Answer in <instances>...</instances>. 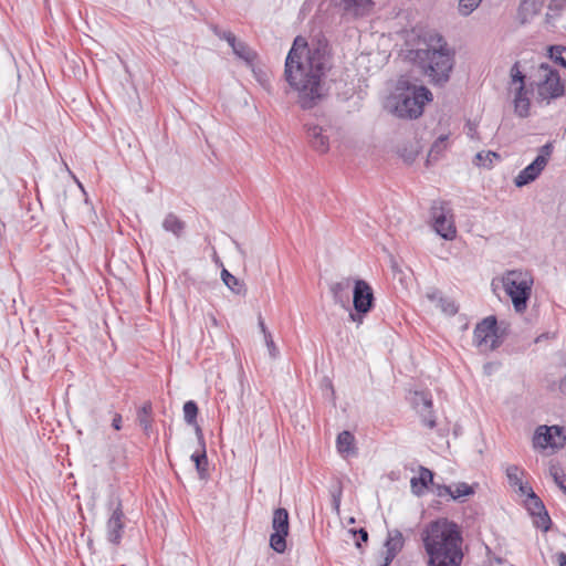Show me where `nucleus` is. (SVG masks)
I'll use <instances>...</instances> for the list:
<instances>
[{"label": "nucleus", "instance_id": "1", "mask_svg": "<svg viewBox=\"0 0 566 566\" xmlns=\"http://www.w3.org/2000/svg\"><path fill=\"white\" fill-rule=\"evenodd\" d=\"M332 52L327 39L316 34L310 40L294 39L285 59L284 78L297 93V104L312 109L324 97V78L332 69Z\"/></svg>", "mask_w": 566, "mask_h": 566}, {"label": "nucleus", "instance_id": "2", "mask_svg": "<svg viewBox=\"0 0 566 566\" xmlns=\"http://www.w3.org/2000/svg\"><path fill=\"white\" fill-rule=\"evenodd\" d=\"M428 554V566H460L463 559L462 534L459 526L447 518L431 522L422 533Z\"/></svg>", "mask_w": 566, "mask_h": 566}, {"label": "nucleus", "instance_id": "3", "mask_svg": "<svg viewBox=\"0 0 566 566\" xmlns=\"http://www.w3.org/2000/svg\"><path fill=\"white\" fill-rule=\"evenodd\" d=\"M423 48L411 50L410 59L436 85H443L450 80L454 66V52L438 33H428Z\"/></svg>", "mask_w": 566, "mask_h": 566}, {"label": "nucleus", "instance_id": "4", "mask_svg": "<svg viewBox=\"0 0 566 566\" xmlns=\"http://www.w3.org/2000/svg\"><path fill=\"white\" fill-rule=\"evenodd\" d=\"M432 99V93L426 86L408 85L405 91L390 99L391 112L400 118H418L426 103Z\"/></svg>", "mask_w": 566, "mask_h": 566}, {"label": "nucleus", "instance_id": "5", "mask_svg": "<svg viewBox=\"0 0 566 566\" xmlns=\"http://www.w3.org/2000/svg\"><path fill=\"white\" fill-rule=\"evenodd\" d=\"M504 290L511 297L514 310L523 313L527 307L534 283L530 272L523 270L507 271L502 279Z\"/></svg>", "mask_w": 566, "mask_h": 566}, {"label": "nucleus", "instance_id": "6", "mask_svg": "<svg viewBox=\"0 0 566 566\" xmlns=\"http://www.w3.org/2000/svg\"><path fill=\"white\" fill-rule=\"evenodd\" d=\"M375 297L371 286L364 280H356L353 290L354 312H349V318L361 324L364 316L374 307Z\"/></svg>", "mask_w": 566, "mask_h": 566}, {"label": "nucleus", "instance_id": "7", "mask_svg": "<svg viewBox=\"0 0 566 566\" xmlns=\"http://www.w3.org/2000/svg\"><path fill=\"white\" fill-rule=\"evenodd\" d=\"M497 322L495 316H488L476 324L473 332V344L481 350H494L499 347Z\"/></svg>", "mask_w": 566, "mask_h": 566}, {"label": "nucleus", "instance_id": "8", "mask_svg": "<svg viewBox=\"0 0 566 566\" xmlns=\"http://www.w3.org/2000/svg\"><path fill=\"white\" fill-rule=\"evenodd\" d=\"M108 511L111 512V515L106 524L107 539L113 544H119L125 527V515L123 512L122 501L118 496L112 495L109 497Z\"/></svg>", "mask_w": 566, "mask_h": 566}, {"label": "nucleus", "instance_id": "9", "mask_svg": "<svg viewBox=\"0 0 566 566\" xmlns=\"http://www.w3.org/2000/svg\"><path fill=\"white\" fill-rule=\"evenodd\" d=\"M451 210L447 202H434L431 207L433 228L436 232L446 240H453L457 229L452 220Z\"/></svg>", "mask_w": 566, "mask_h": 566}, {"label": "nucleus", "instance_id": "10", "mask_svg": "<svg viewBox=\"0 0 566 566\" xmlns=\"http://www.w3.org/2000/svg\"><path fill=\"white\" fill-rule=\"evenodd\" d=\"M273 533L270 536V547L276 553H284L286 549V536L289 535V512L279 507L274 510L272 517Z\"/></svg>", "mask_w": 566, "mask_h": 566}, {"label": "nucleus", "instance_id": "11", "mask_svg": "<svg viewBox=\"0 0 566 566\" xmlns=\"http://www.w3.org/2000/svg\"><path fill=\"white\" fill-rule=\"evenodd\" d=\"M566 441L564 429L558 426H539L534 434V446L546 449L562 448Z\"/></svg>", "mask_w": 566, "mask_h": 566}, {"label": "nucleus", "instance_id": "12", "mask_svg": "<svg viewBox=\"0 0 566 566\" xmlns=\"http://www.w3.org/2000/svg\"><path fill=\"white\" fill-rule=\"evenodd\" d=\"M541 69L545 72V80L538 86L539 96L551 99L564 95L565 90L558 73L545 64H542Z\"/></svg>", "mask_w": 566, "mask_h": 566}, {"label": "nucleus", "instance_id": "13", "mask_svg": "<svg viewBox=\"0 0 566 566\" xmlns=\"http://www.w3.org/2000/svg\"><path fill=\"white\" fill-rule=\"evenodd\" d=\"M344 17L360 18L367 15L373 8L371 0H333Z\"/></svg>", "mask_w": 566, "mask_h": 566}, {"label": "nucleus", "instance_id": "14", "mask_svg": "<svg viewBox=\"0 0 566 566\" xmlns=\"http://www.w3.org/2000/svg\"><path fill=\"white\" fill-rule=\"evenodd\" d=\"M544 169V157H536L528 166L518 172V175L514 178V185L521 188L533 182L539 177Z\"/></svg>", "mask_w": 566, "mask_h": 566}, {"label": "nucleus", "instance_id": "15", "mask_svg": "<svg viewBox=\"0 0 566 566\" xmlns=\"http://www.w3.org/2000/svg\"><path fill=\"white\" fill-rule=\"evenodd\" d=\"M306 136L311 147L324 154L329 149V138L324 134V129L318 125L305 124Z\"/></svg>", "mask_w": 566, "mask_h": 566}, {"label": "nucleus", "instance_id": "16", "mask_svg": "<svg viewBox=\"0 0 566 566\" xmlns=\"http://www.w3.org/2000/svg\"><path fill=\"white\" fill-rule=\"evenodd\" d=\"M413 406L417 412L421 416L422 423L428 428L433 429L436 427V420L432 417L427 420L426 416V412L430 413L432 409L431 397L426 392H415Z\"/></svg>", "mask_w": 566, "mask_h": 566}, {"label": "nucleus", "instance_id": "17", "mask_svg": "<svg viewBox=\"0 0 566 566\" xmlns=\"http://www.w3.org/2000/svg\"><path fill=\"white\" fill-rule=\"evenodd\" d=\"M403 546V537L400 531L394 530L388 532L387 539L385 542L386 556L382 566H389L396 555L401 551Z\"/></svg>", "mask_w": 566, "mask_h": 566}, {"label": "nucleus", "instance_id": "18", "mask_svg": "<svg viewBox=\"0 0 566 566\" xmlns=\"http://www.w3.org/2000/svg\"><path fill=\"white\" fill-rule=\"evenodd\" d=\"M349 279H345L331 285V293L333 295L334 302L346 310L349 308Z\"/></svg>", "mask_w": 566, "mask_h": 566}, {"label": "nucleus", "instance_id": "19", "mask_svg": "<svg viewBox=\"0 0 566 566\" xmlns=\"http://www.w3.org/2000/svg\"><path fill=\"white\" fill-rule=\"evenodd\" d=\"M412 492L416 495L423 494L429 484H433V473L427 468L421 467L419 476H413L410 481Z\"/></svg>", "mask_w": 566, "mask_h": 566}, {"label": "nucleus", "instance_id": "20", "mask_svg": "<svg viewBox=\"0 0 566 566\" xmlns=\"http://www.w3.org/2000/svg\"><path fill=\"white\" fill-rule=\"evenodd\" d=\"M514 112L520 117H527L530 114L531 102L525 86H517L514 95Z\"/></svg>", "mask_w": 566, "mask_h": 566}, {"label": "nucleus", "instance_id": "21", "mask_svg": "<svg viewBox=\"0 0 566 566\" xmlns=\"http://www.w3.org/2000/svg\"><path fill=\"white\" fill-rule=\"evenodd\" d=\"M196 433L198 436L199 443L202 447V451H201V453H193L191 455V460L195 462L196 469H197L200 478H205V472L207 471L206 467L208 464V460H207V454H206V450H205V441H203L202 431L199 426L196 427Z\"/></svg>", "mask_w": 566, "mask_h": 566}, {"label": "nucleus", "instance_id": "22", "mask_svg": "<svg viewBox=\"0 0 566 566\" xmlns=\"http://www.w3.org/2000/svg\"><path fill=\"white\" fill-rule=\"evenodd\" d=\"M163 229L171 232L176 238H180L186 229V223L175 213H168L163 221Z\"/></svg>", "mask_w": 566, "mask_h": 566}, {"label": "nucleus", "instance_id": "23", "mask_svg": "<svg viewBox=\"0 0 566 566\" xmlns=\"http://www.w3.org/2000/svg\"><path fill=\"white\" fill-rule=\"evenodd\" d=\"M354 441H355V438H354L353 433H350L347 430L342 431L337 436V440H336L338 452L342 454H346V455L354 454L356 452L355 447H354Z\"/></svg>", "mask_w": 566, "mask_h": 566}, {"label": "nucleus", "instance_id": "24", "mask_svg": "<svg viewBox=\"0 0 566 566\" xmlns=\"http://www.w3.org/2000/svg\"><path fill=\"white\" fill-rule=\"evenodd\" d=\"M542 4V0H523L520 6V14L523 17V21H526L527 17L537 14Z\"/></svg>", "mask_w": 566, "mask_h": 566}, {"label": "nucleus", "instance_id": "25", "mask_svg": "<svg viewBox=\"0 0 566 566\" xmlns=\"http://www.w3.org/2000/svg\"><path fill=\"white\" fill-rule=\"evenodd\" d=\"M501 160V155L495 151H480L475 155V164L484 168H492L494 161Z\"/></svg>", "mask_w": 566, "mask_h": 566}, {"label": "nucleus", "instance_id": "26", "mask_svg": "<svg viewBox=\"0 0 566 566\" xmlns=\"http://www.w3.org/2000/svg\"><path fill=\"white\" fill-rule=\"evenodd\" d=\"M150 413H151L150 402L144 403L143 407H140V409L137 412V420H138L140 427H143L144 431L147 434L151 428Z\"/></svg>", "mask_w": 566, "mask_h": 566}, {"label": "nucleus", "instance_id": "27", "mask_svg": "<svg viewBox=\"0 0 566 566\" xmlns=\"http://www.w3.org/2000/svg\"><path fill=\"white\" fill-rule=\"evenodd\" d=\"M448 135H441L431 146L428 154V161L438 160L442 153L447 149Z\"/></svg>", "mask_w": 566, "mask_h": 566}, {"label": "nucleus", "instance_id": "28", "mask_svg": "<svg viewBox=\"0 0 566 566\" xmlns=\"http://www.w3.org/2000/svg\"><path fill=\"white\" fill-rule=\"evenodd\" d=\"M532 518H533V525L536 528H538L545 533L549 531L551 525H552V520H551L546 509L539 513L534 514L532 516Z\"/></svg>", "mask_w": 566, "mask_h": 566}, {"label": "nucleus", "instance_id": "29", "mask_svg": "<svg viewBox=\"0 0 566 566\" xmlns=\"http://www.w3.org/2000/svg\"><path fill=\"white\" fill-rule=\"evenodd\" d=\"M221 279L223 283L234 293L240 294L243 289V284L232 275L228 270L223 269L221 272Z\"/></svg>", "mask_w": 566, "mask_h": 566}, {"label": "nucleus", "instance_id": "30", "mask_svg": "<svg viewBox=\"0 0 566 566\" xmlns=\"http://www.w3.org/2000/svg\"><path fill=\"white\" fill-rule=\"evenodd\" d=\"M231 48L237 56L247 62H251L254 59L253 51L244 42L237 41Z\"/></svg>", "mask_w": 566, "mask_h": 566}, {"label": "nucleus", "instance_id": "31", "mask_svg": "<svg viewBox=\"0 0 566 566\" xmlns=\"http://www.w3.org/2000/svg\"><path fill=\"white\" fill-rule=\"evenodd\" d=\"M525 506L531 516L545 510L542 500L535 493L528 494V499L525 500Z\"/></svg>", "mask_w": 566, "mask_h": 566}, {"label": "nucleus", "instance_id": "32", "mask_svg": "<svg viewBox=\"0 0 566 566\" xmlns=\"http://www.w3.org/2000/svg\"><path fill=\"white\" fill-rule=\"evenodd\" d=\"M197 415H198V406L195 401L192 400H189L187 402H185L184 405V418H185V421L189 424H196V427L198 426L196 423V418H197Z\"/></svg>", "mask_w": 566, "mask_h": 566}, {"label": "nucleus", "instance_id": "33", "mask_svg": "<svg viewBox=\"0 0 566 566\" xmlns=\"http://www.w3.org/2000/svg\"><path fill=\"white\" fill-rule=\"evenodd\" d=\"M474 493L472 486L464 482L457 483L454 486H451V499L459 500L462 496H469Z\"/></svg>", "mask_w": 566, "mask_h": 566}, {"label": "nucleus", "instance_id": "34", "mask_svg": "<svg viewBox=\"0 0 566 566\" xmlns=\"http://www.w3.org/2000/svg\"><path fill=\"white\" fill-rule=\"evenodd\" d=\"M521 474H522V472L520 471V469L516 465L507 467L506 478H507L511 486L515 488L517 484H521V482H522Z\"/></svg>", "mask_w": 566, "mask_h": 566}, {"label": "nucleus", "instance_id": "35", "mask_svg": "<svg viewBox=\"0 0 566 566\" xmlns=\"http://www.w3.org/2000/svg\"><path fill=\"white\" fill-rule=\"evenodd\" d=\"M482 0H459V11L463 15H469L478 8Z\"/></svg>", "mask_w": 566, "mask_h": 566}, {"label": "nucleus", "instance_id": "36", "mask_svg": "<svg viewBox=\"0 0 566 566\" xmlns=\"http://www.w3.org/2000/svg\"><path fill=\"white\" fill-rule=\"evenodd\" d=\"M439 307L448 315H454L458 312V306L450 298L439 297Z\"/></svg>", "mask_w": 566, "mask_h": 566}, {"label": "nucleus", "instance_id": "37", "mask_svg": "<svg viewBox=\"0 0 566 566\" xmlns=\"http://www.w3.org/2000/svg\"><path fill=\"white\" fill-rule=\"evenodd\" d=\"M551 474L557 486L566 494V475L555 467L551 468Z\"/></svg>", "mask_w": 566, "mask_h": 566}, {"label": "nucleus", "instance_id": "38", "mask_svg": "<svg viewBox=\"0 0 566 566\" xmlns=\"http://www.w3.org/2000/svg\"><path fill=\"white\" fill-rule=\"evenodd\" d=\"M551 56L555 59L560 65L566 67V49L555 46L551 49Z\"/></svg>", "mask_w": 566, "mask_h": 566}, {"label": "nucleus", "instance_id": "39", "mask_svg": "<svg viewBox=\"0 0 566 566\" xmlns=\"http://www.w3.org/2000/svg\"><path fill=\"white\" fill-rule=\"evenodd\" d=\"M264 340L271 358H277L280 352L276 345L274 344L271 333H266V335L264 336Z\"/></svg>", "mask_w": 566, "mask_h": 566}, {"label": "nucleus", "instance_id": "40", "mask_svg": "<svg viewBox=\"0 0 566 566\" xmlns=\"http://www.w3.org/2000/svg\"><path fill=\"white\" fill-rule=\"evenodd\" d=\"M512 75V84H518V86H525L524 85V75L520 71L517 63L514 64V66L511 70Z\"/></svg>", "mask_w": 566, "mask_h": 566}, {"label": "nucleus", "instance_id": "41", "mask_svg": "<svg viewBox=\"0 0 566 566\" xmlns=\"http://www.w3.org/2000/svg\"><path fill=\"white\" fill-rule=\"evenodd\" d=\"M465 129H467V135L469 138L471 139H480V136H479V133H478V124L475 122H472V120H467L465 123Z\"/></svg>", "mask_w": 566, "mask_h": 566}, {"label": "nucleus", "instance_id": "42", "mask_svg": "<svg viewBox=\"0 0 566 566\" xmlns=\"http://www.w3.org/2000/svg\"><path fill=\"white\" fill-rule=\"evenodd\" d=\"M331 495H332L333 507L338 513L339 506H340L342 489L336 488V489L332 490Z\"/></svg>", "mask_w": 566, "mask_h": 566}, {"label": "nucleus", "instance_id": "43", "mask_svg": "<svg viewBox=\"0 0 566 566\" xmlns=\"http://www.w3.org/2000/svg\"><path fill=\"white\" fill-rule=\"evenodd\" d=\"M552 151H553V145L551 143L545 144L539 149V154L537 155V157H544L545 166L548 164V159L552 155Z\"/></svg>", "mask_w": 566, "mask_h": 566}, {"label": "nucleus", "instance_id": "44", "mask_svg": "<svg viewBox=\"0 0 566 566\" xmlns=\"http://www.w3.org/2000/svg\"><path fill=\"white\" fill-rule=\"evenodd\" d=\"M352 533L354 536L358 535V539L356 541V546L358 548L361 547V543H366L368 541V533L365 528H359L357 532L352 531Z\"/></svg>", "mask_w": 566, "mask_h": 566}, {"label": "nucleus", "instance_id": "45", "mask_svg": "<svg viewBox=\"0 0 566 566\" xmlns=\"http://www.w3.org/2000/svg\"><path fill=\"white\" fill-rule=\"evenodd\" d=\"M436 493L439 497L449 496L451 499V486L437 484Z\"/></svg>", "mask_w": 566, "mask_h": 566}, {"label": "nucleus", "instance_id": "46", "mask_svg": "<svg viewBox=\"0 0 566 566\" xmlns=\"http://www.w3.org/2000/svg\"><path fill=\"white\" fill-rule=\"evenodd\" d=\"M219 36L224 39L230 46H232L238 41L235 35L230 31L223 32L222 34H219Z\"/></svg>", "mask_w": 566, "mask_h": 566}, {"label": "nucleus", "instance_id": "47", "mask_svg": "<svg viewBox=\"0 0 566 566\" xmlns=\"http://www.w3.org/2000/svg\"><path fill=\"white\" fill-rule=\"evenodd\" d=\"M515 488H517V490L521 493V495H525L526 499H528V494L530 493H534L532 488L526 485V484H524L523 482H521V484H517Z\"/></svg>", "mask_w": 566, "mask_h": 566}, {"label": "nucleus", "instance_id": "48", "mask_svg": "<svg viewBox=\"0 0 566 566\" xmlns=\"http://www.w3.org/2000/svg\"><path fill=\"white\" fill-rule=\"evenodd\" d=\"M497 368V364L496 363H486L484 364L483 366V371L485 375H491L493 373L494 369Z\"/></svg>", "mask_w": 566, "mask_h": 566}, {"label": "nucleus", "instance_id": "49", "mask_svg": "<svg viewBox=\"0 0 566 566\" xmlns=\"http://www.w3.org/2000/svg\"><path fill=\"white\" fill-rule=\"evenodd\" d=\"M112 427L115 430H119L122 428V416L119 413H116L112 421Z\"/></svg>", "mask_w": 566, "mask_h": 566}, {"label": "nucleus", "instance_id": "50", "mask_svg": "<svg viewBox=\"0 0 566 566\" xmlns=\"http://www.w3.org/2000/svg\"><path fill=\"white\" fill-rule=\"evenodd\" d=\"M557 560L559 566H566V553L560 552L557 554Z\"/></svg>", "mask_w": 566, "mask_h": 566}, {"label": "nucleus", "instance_id": "51", "mask_svg": "<svg viewBox=\"0 0 566 566\" xmlns=\"http://www.w3.org/2000/svg\"><path fill=\"white\" fill-rule=\"evenodd\" d=\"M558 389L563 395L566 396V375L560 379Z\"/></svg>", "mask_w": 566, "mask_h": 566}, {"label": "nucleus", "instance_id": "52", "mask_svg": "<svg viewBox=\"0 0 566 566\" xmlns=\"http://www.w3.org/2000/svg\"><path fill=\"white\" fill-rule=\"evenodd\" d=\"M259 326H260V329L263 334V337L266 335V333H270L264 324V321L261 316H259Z\"/></svg>", "mask_w": 566, "mask_h": 566}, {"label": "nucleus", "instance_id": "53", "mask_svg": "<svg viewBox=\"0 0 566 566\" xmlns=\"http://www.w3.org/2000/svg\"><path fill=\"white\" fill-rule=\"evenodd\" d=\"M427 296L431 301H438V302H439V297H441L439 291H432L431 293H428Z\"/></svg>", "mask_w": 566, "mask_h": 566}, {"label": "nucleus", "instance_id": "54", "mask_svg": "<svg viewBox=\"0 0 566 566\" xmlns=\"http://www.w3.org/2000/svg\"><path fill=\"white\" fill-rule=\"evenodd\" d=\"M426 416H427V420H429L431 417L436 420L432 411L430 413L426 412Z\"/></svg>", "mask_w": 566, "mask_h": 566}, {"label": "nucleus", "instance_id": "55", "mask_svg": "<svg viewBox=\"0 0 566 566\" xmlns=\"http://www.w3.org/2000/svg\"><path fill=\"white\" fill-rule=\"evenodd\" d=\"M405 84H407V82L399 81V86H402V85H405Z\"/></svg>", "mask_w": 566, "mask_h": 566}]
</instances>
